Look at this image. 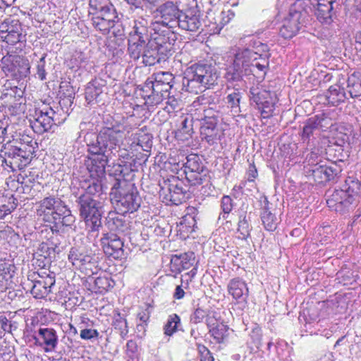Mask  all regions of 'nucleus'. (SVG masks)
<instances>
[{"instance_id": "1", "label": "nucleus", "mask_w": 361, "mask_h": 361, "mask_svg": "<svg viewBox=\"0 0 361 361\" xmlns=\"http://www.w3.org/2000/svg\"><path fill=\"white\" fill-rule=\"evenodd\" d=\"M123 131L119 123L110 116L104 118V126L97 133L87 132L84 142L89 157L87 169L98 177L105 174V167L116 157L123 141Z\"/></svg>"}, {"instance_id": "2", "label": "nucleus", "mask_w": 361, "mask_h": 361, "mask_svg": "<svg viewBox=\"0 0 361 361\" xmlns=\"http://www.w3.org/2000/svg\"><path fill=\"white\" fill-rule=\"evenodd\" d=\"M219 76L215 64L209 61H199L185 70L183 87L185 91L197 94L216 84Z\"/></svg>"}, {"instance_id": "3", "label": "nucleus", "mask_w": 361, "mask_h": 361, "mask_svg": "<svg viewBox=\"0 0 361 361\" xmlns=\"http://www.w3.org/2000/svg\"><path fill=\"white\" fill-rule=\"evenodd\" d=\"M171 29L158 27V23L156 24L149 50L147 49L145 52V66H151L160 63L173 55L178 37L177 34Z\"/></svg>"}, {"instance_id": "4", "label": "nucleus", "mask_w": 361, "mask_h": 361, "mask_svg": "<svg viewBox=\"0 0 361 361\" xmlns=\"http://www.w3.org/2000/svg\"><path fill=\"white\" fill-rule=\"evenodd\" d=\"M111 203L120 214L133 213L140 207L142 199L135 184L116 178L109 193Z\"/></svg>"}, {"instance_id": "5", "label": "nucleus", "mask_w": 361, "mask_h": 361, "mask_svg": "<svg viewBox=\"0 0 361 361\" xmlns=\"http://www.w3.org/2000/svg\"><path fill=\"white\" fill-rule=\"evenodd\" d=\"M36 142L32 140L18 145L8 141L0 150L1 166L11 171L22 170L29 164L35 153Z\"/></svg>"}, {"instance_id": "6", "label": "nucleus", "mask_w": 361, "mask_h": 361, "mask_svg": "<svg viewBox=\"0 0 361 361\" xmlns=\"http://www.w3.org/2000/svg\"><path fill=\"white\" fill-rule=\"evenodd\" d=\"M310 0H296L291 5L288 16L283 20L280 35L285 39L295 36L308 21L312 11Z\"/></svg>"}, {"instance_id": "7", "label": "nucleus", "mask_w": 361, "mask_h": 361, "mask_svg": "<svg viewBox=\"0 0 361 361\" xmlns=\"http://www.w3.org/2000/svg\"><path fill=\"white\" fill-rule=\"evenodd\" d=\"M360 186V182L349 177L342 188L335 189L329 197L326 200L328 207L340 214L353 209L357 204Z\"/></svg>"}, {"instance_id": "8", "label": "nucleus", "mask_w": 361, "mask_h": 361, "mask_svg": "<svg viewBox=\"0 0 361 361\" xmlns=\"http://www.w3.org/2000/svg\"><path fill=\"white\" fill-rule=\"evenodd\" d=\"M89 16L92 26L102 34L109 33L118 21L116 10L110 0H90Z\"/></svg>"}, {"instance_id": "9", "label": "nucleus", "mask_w": 361, "mask_h": 361, "mask_svg": "<svg viewBox=\"0 0 361 361\" xmlns=\"http://www.w3.org/2000/svg\"><path fill=\"white\" fill-rule=\"evenodd\" d=\"M75 204L82 219L89 232H99L102 227L103 202L99 199L75 195Z\"/></svg>"}, {"instance_id": "10", "label": "nucleus", "mask_w": 361, "mask_h": 361, "mask_svg": "<svg viewBox=\"0 0 361 361\" xmlns=\"http://www.w3.org/2000/svg\"><path fill=\"white\" fill-rule=\"evenodd\" d=\"M0 38L8 44L9 49L15 47L10 52H20L26 42V34H23L20 20L14 18H6L0 23Z\"/></svg>"}, {"instance_id": "11", "label": "nucleus", "mask_w": 361, "mask_h": 361, "mask_svg": "<svg viewBox=\"0 0 361 361\" xmlns=\"http://www.w3.org/2000/svg\"><path fill=\"white\" fill-rule=\"evenodd\" d=\"M98 257L85 246H74L68 254V260L87 276L97 273Z\"/></svg>"}, {"instance_id": "12", "label": "nucleus", "mask_w": 361, "mask_h": 361, "mask_svg": "<svg viewBox=\"0 0 361 361\" xmlns=\"http://www.w3.org/2000/svg\"><path fill=\"white\" fill-rule=\"evenodd\" d=\"M161 194L164 195L166 201L173 204L178 205L188 200L190 194L188 186L176 176H171L170 178L164 179L160 183Z\"/></svg>"}, {"instance_id": "13", "label": "nucleus", "mask_w": 361, "mask_h": 361, "mask_svg": "<svg viewBox=\"0 0 361 361\" xmlns=\"http://www.w3.org/2000/svg\"><path fill=\"white\" fill-rule=\"evenodd\" d=\"M183 167L185 178L192 185L209 182L208 169L197 154L188 155L186 157V162L183 164Z\"/></svg>"}, {"instance_id": "14", "label": "nucleus", "mask_w": 361, "mask_h": 361, "mask_svg": "<svg viewBox=\"0 0 361 361\" xmlns=\"http://www.w3.org/2000/svg\"><path fill=\"white\" fill-rule=\"evenodd\" d=\"M64 204L65 202L59 197H46L37 203V215L42 221L49 225L58 216V212H61Z\"/></svg>"}, {"instance_id": "15", "label": "nucleus", "mask_w": 361, "mask_h": 361, "mask_svg": "<svg viewBox=\"0 0 361 361\" xmlns=\"http://www.w3.org/2000/svg\"><path fill=\"white\" fill-rule=\"evenodd\" d=\"M181 11L178 6L172 1H166L159 6L155 11V17L159 20L154 23H158V27L174 28L177 27V22Z\"/></svg>"}, {"instance_id": "16", "label": "nucleus", "mask_w": 361, "mask_h": 361, "mask_svg": "<svg viewBox=\"0 0 361 361\" xmlns=\"http://www.w3.org/2000/svg\"><path fill=\"white\" fill-rule=\"evenodd\" d=\"M104 253L115 259H121L126 257V253L123 249L124 242L120 235L114 233L103 234L101 240Z\"/></svg>"}, {"instance_id": "17", "label": "nucleus", "mask_w": 361, "mask_h": 361, "mask_svg": "<svg viewBox=\"0 0 361 361\" xmlns=\"http://www.w3.org/2000/svg\"><path fill=\"white\" fill-rule=\"evenodd\" d=\"M55 114L56 112L51 107H44L36 111V118L31 123L33 130L38 134H42L48 131L54 124Z\"/></svg>"}, {"instance_id": "18", "label": "nucleus", "mask_w": 361, "mask_h": 361, "mask_svg": "<svg viewBox=\"0 0 361 361\" xmlns=\"http://www.w3.org/2000/svg\"><path fill=\"white\" fill-rule=\"evenodd\" d=\"M57 215L49 225H45V228L41 231L42 234L44 231H47L48 229L50 230L52 234L58 233L62 227H71L75 221V216L71 214V211L66 204L63 205L61 212H58Z\"/></svg>"}, {"instance_id": "19", "label": "nucleus", "mask_w": 361, "mask_h": 361, "mask_svg": "<svg viewBox=\"0 0 361 361\" xmlns=\"http://www.w3.org/2000/svg\"><path fill=\"white\" fill-rule=\"evenodd\" d=\"M38 336H33L35 343L39 346H45L46 352L54 351L59 343L57 333L53 328L40 327L37 331Z\"/></svg>"}, {"instance_id": "20", "label": "nucleus", "mask_w": 361, "mask_h": 361, "mask_svg": "<svg viewBox=\"0 0 361 361\" xmlns=\"http://www.w3.org/2000/svg\"><path fill=\"white\" fill-rule=\"evenodd\" d=\"M177 26L180 30L190 32H201L202 30L200 16L194 10L181 11Z\"/></svg>"}, {"instance_id": "21", "label": "nucleus", "mask_w": 361, "mask_h": 361, "mask_svg": "<svg viewBox=\"0 0 361 361\" xmlns=\"http://www.w3.org/2000/svg\"><path fill=\"white\" fill-rule=\"evenodd\" d=\"M155 25L156 24L152 21L144 18H139L134 20L133 26L128 35L146 39L147 42H150L154 35Z\"/></svg>"}, {"instance_id": "22", "label": "nucleus", "mask_w": 361, "mask_h": 361, "mask_svg": "<svg viewBox=\"0 0 361 361\" xmlns=\"http://www.w3.org/2000/svg\"><path fill=\"white\" fill-rule=\"evenodd\" d=\"M150 42L140 37L128 35V53L130 59L134 61L138 60L141 56L144 63L145 52L149 49Z\"/></svg>"}, {"instance_id": "23", "label": "nucleus", "mask_w": 361, "mask_h": 361, "mask_svg": "<svg viewBox=\"0 0 361 361\" xmlns=\"http://www.w3.org/2000/svg\"><path fill=\"white\" fill-rule=\"evenodd\" d=\"M38 276L39 279H35L32 282L31 293L36 298H44L51 292V288L55 285V278L50 275Z\"/></svg>"}, {"instance_id": "24", "label": "nucleus", "mask_w": 361, "mask_h": 361, "mask_svg": "<svg viewBox=\"0 0 361 361\" xmlns=\"http://www.w3.org/2000/svg\"><path fill=\"white\" fill-rule=\"evenodd\" d=\"M106 225L109 230V233L114 234H124L129 229V224L123 214L117 212H110L106 217Z\"/></svg>"}, {"instance_id": "25", "label": "nucleus", "mask_w": 361, "mask_h": 361, "mask_svg": "<svg viewBox=\"0 0 361 361\" xmlns=\"http://www.w3.org/2000/svg\"><path fill=\"white\" fill-rule=\"evenodd\" d=\"M214 319H206V324L209 329V334L217 343H223L228 336L229 327L224 322H213Z\"/></svg>"}, {"instance_id": "26", "label": "nucleus", "mask_w": 361, "mask_h": 361, "mask_svg": "<svg viewBox=\"0 0 361 361\" xmlns=\"http://www.w3.org/2000/svg\"><path fill=\"white\" fill-rule=\"evenodd\" d=\"M212 111L207 109L204 111V123L201 127V134L204 135V138L208 142L213 141L217 135V123L219 122L218 116L211 115Z\"/></svg>"}, {"instance_id": "27", "label": "nucleus", "mask_w": 361, "mask_h": 361, "mask_svg": "<svg viewBox=\"0 0 361 361\" xmlns=\"http://www.w3.org/2000/svg\"><path fill=\"white\" fill-rule=\"evenodd\" d=\"M334 3V0H317L314 13L322 23L330 24L333 21Z\"/></svg>"}, {"instance_id": "28", "label": "nucleus", "mask_w": 361, "mask_h": 361, "mask_svg": "<svg viewBox=\"0 0 361 361\" xmlns=\"http://www.w3.org/2000/svg\"><path fill=\"white\" fill-rule=\"evenodd\" d=\"M106 84V81L102 78H95L87 84L85 97L88 104H92L98 102V98L104 92Z\"/></svg>"}, {"instance_id": "29", "label": "nucleus", "mask_w": 361, "mask_h": 361, "mask_svg": "<svg viewBox=\"0 0 361 361\" xmlns=\"http://www.w3.org/2000/svg\"><path fill=\"white\" fill-rule=\"evenodd\" d=\"M103 186L102 182L99 180H92L85 181L82 186V190L79 192L78 196L87 197L90 199H99L100 201L102 200Z\"/></svg>"}, {"instance_id": "30", "label": "nucleus", "mask_w": 361, "mask_h": 361, "mask_svg": "<svg viewBox=\"0 0 361 361\" xmlns=\"http://www.w3.org/2000/svg\"><path fill=\"white\" fill-rule=\"evenodd\" d=\"M348 99L345 88L336 84L331 85L325 94V99L328 105L337 106Z\"/></svg>"}, {"instance_id": "31", "label": "nucleus", "mask_w": 361, "mask_h": 361, "mask_svg": "<svg viewBox=\"0 0 361 361\" xmlns=\"http://www.w3.org/2000/svg\"><path fill=\"white\" fill-rule=\"evenodd\" d=\"M49 245L47 242H42L39 244L37 251L35 252L36 257H42V259H37L39 262L38 265L42 267H45L51 262V258L55 256V250L57 247L56 244Z\"/></svg>"}, {"instance_id": "32", "label": "nucleus", "mask_w": 361, "mask_h": 361, "mask_svg": "<svg viewBox=\"0 0 361 361\" xmlns=\"http://www.w3.org/2000/svg\"><path fill=\"white\" fill-rule=\"evenodd\" d=\"M253 72L254 71L252 69L245 68L239 65V63L233 61V63L227 68L224 78L228 82H238L242 80L244 76L249 75Z\"/></svg>"}, {"instance_id": "33", "label": "nucleus", "mask_w": 361, "mask_h": 361, "mask_svg": "<svg viewBox=\"0 0 361 361\" xmlns=\"http://www.w3.org/2000/svg\"><path fill=\"white\" fill-rule=\"evenodd\" d=\"M228 290L235 300L245 301L248 295V288L245 282L239 278L231 280L228 285Z\"/></svg>"}, {"instance_id": "34", "label": "nucleus", "mask_w": 361, "mask_h": 361, "mask_svg": "<svg viewBox=\"0 0 361 361\" xmlns=\"http://www.w3.org/2000/svg\"><path fill=\"white\" fill-rule=\"evenodd\" d=\"M193 118L190 116H182L180 118L179 127L176 131V137L185 141L192 137L193 134Z\"/></svg>"}, {"instance_id": "35", "label": "nucleus", "mask_w": 361, "mask_h": 361, "mask_svg": "<svg viewBox=\"0 0 361 361\" xmlns=\"http://www.w3.org/2000/svg\"><path fill=\"white\" fill-rule=\"evenodd\" d=\"M343 163L342 159H338L336 161L331 162L329 165H324V171L325 176L324 178V183L326 182H336L343 171L341 164Z\"/></svg>"}, {"instance_id": "36", "label": "nucleus", "mask_w": 361, "mask_h": 361, "mask_svg": "<svg viewBox=\"0 0 361 361\" xmlns=\"http://www.w3.org/2000/svg\"><path fill=\"white\" fill-rule=\"evenodd\" d=\"M250 100L256 104L258 109L260 106L268 105L272 103L271 100L270 92L257 87H252L249 91Z\"/></svg>"}, {"instance_id": "37", "label": "nucleus", "mask_w": 361, "mask_h": 361, "mask_svg": "<svg viewBox=\"0 0 361 361\" xmlns=\"http://www.w3.org/2000/svg\"><path fill=\"white\" fill-rule=\"evenodd\" d=\"M257 59V55L250 48L238 49L235 54L234 61L241 66L252 69L251 65Z\"/></svg>"}, {"instance_id": "38", "label": "nucleus", "mask_w": 361, "mask_h": 361, "mask_svg": "<svg viewBox=\"0 0 361 361\" xmlns=\"http://www.w3.org/2000/svg\"><path fill=\"white\" fill-rule=\"evenodd\" d=\"M240 44L247 45V48H250L253 52L259 57H262V52H266L268 50V47L266 44H262L256 37L248 35L241 37L240 39Z\"/></svg>"}, {"instance_id": "39", "label": "nucleus", "mask_w": 361, "mask_h": 361, "mask_svg": "<svg viewBox=\"0 0 361 361\" xmlns=\"http://www.w3.org/2000/svg\"><path fill=\"white\" fill-rule=\"evenodd\" d=\"M346 92L353 99L361 96V78L357 73H354L348 78Z\"/></svg>"}, {"instance_id": "40", "label": "nucleus", "mask_w": 361, "mask_h": 361, "mask_svg": "<svg viewBox=\"0 0 361 361\" xmlns=\"http://www.w3.org/2000/svg\"><path fill=\"white\" fill-rule=\"evenodd\" d=\"M18 205L16 198L13 195H0V219H4L15 210Z\"/></svg>"}, {"instance_id": "41", "label": "nucleus", "mask_w": 361, "mask_h": 361, "mask_svg": "<svg viewBox=\"0 0 361 361\" xmlns=\"http://www.w3.org/2000/svg\"><path fill=\"white\" fill-rule=\"evenodd\" d=\"M133 141L132 144L140 146L143 151L149 152L152 146V136L149 133H145L142 129H138L132 135Z\"/></svg>"}, {"instance_id": "42", "label": "nucleus", "mask_w": 361, "mask_h": 361, "mask_svg": "<svg viewBox=\"0 0 361 361\" xmlns=\"http://www.w3.org/2000/svg\"><path fill=\"white\" fill-rule=\"evenodd\" d=\"M316 121L310 117L305 122L302 138L304 142H307V145H310L312 137L314 138V135H318V132L321 131Z\"/></svg>"}, {"instance_id": "43", "label": "nucleus", "mask_w": 361, "mask_h": 361, "mask_svg": "<svg viewBox=\"0 0 361 361\" xmlns=\"http://www.w3.org/2000/svg\"><path fill=\"white\" fill-rule=\"evenodd\" d=\"M112 326L115 330L119 331V334L123 338L126 337L128 334V326L126 316L123 314L118 311L114 312Z\"/></svg>"}, {"instance_id": "44", "label": "nucleus", "mask_w": 361, "mask_h": 361, "mask_svg": "<svg viewBox=\"0 0 361 361\" xmlns=\"http://www.w3.org/2000/svg\"><path fill=\"white\" fill-rule=\"evenodd\" d=\"M324 171V165L317 162L312 164V166L306 170V176L309 178H312L314 182L318 184L324 183V178L325 176Z\"/></svg>"}, {"instance_id": "45", "label": "nucleus", "mask_w": 361, "mask_h": 361, "mask_svg": "<svg viewBox=\"0 0 361 361\" xmlns=\"http://www.w3.org/2000/svg\"><path fill=\"white\" fill-rule=\"evenodd\" d=\"M180 326V317L176 314H172L169 316L168 319L164 326V333L166 336H171L174 333L179 330Z\"/></svg>"}, {"instance_id": "46", "label": "nucleus", "mask_w": 361, "mask_h": 361, "mask_svg": "<svg viewBox=\"0 0 361 361\" xmlns=\"http://www.w3.org/2000/svg\"><path fill=\"white\" fill-rule=\"evenodd\" d=\"M261 220L264 228L268 231H274L277 228L278 219L272 212H261Z\"/></svg>"}, {"instance_id": "47", "label": "nucleus", "mask_w": 361, "mask_h": 361, "mask_svg": "<svg viewBox=\"0 0 361 361\" xmlns=\"http://www.w3.org/2000/svg\"><path fill=\"white\" fill-rule=\"evenodd\" d=\"M172 260L174 261L175 264H179L182 269L186 270L193 265L195 262V254L194 252H186L180 257L175 256Z\"/></svg>"}, {"instance_id": "48", "label": "nucleus", "mask_w": 361, "mask_h": 361, "mask_svg": "<svg viewBox=\"0 0 361 361\" xmlns=\"http://www.w3.org/2000/svg\"><path fill=\"white\" fill-rule=\"evenodd\" d=\"M94 285L97 291L102 293L112 288L115 286V282L111 277L104 275L97 277L94 279Z\"/></svg>"}, {"instance_id": "49", "label": "nucleus", "mask_w": 361, "mask_h": 361, "mask_svg": "<svg viewBox=\"0 0 361 361\" xmlns=\"http://www.w3.org/2000/svg\"><path fill=\"white\" fill-rule=\"evenodd\" d=\"M14 75L20 78H26L30 74V65L27 60H16L13 63Z\"/></svg>"}, {"instance_id": "50", "label": "nucleus", "mask_w": 361, "mask_h": 361, "mask_svg": "<svg viewBox=\"0 0 361 361\" xmlns=\"http://www.w3.org/2000/svg\"><path fill=\"white\" fill-rule=\"evenodd\" d=\"M238 225V232L240 234L239 238L246 240L250 235L251 226L245 214L240 215Z\"/></svg>"}, {"instance_id": "51", "label": "nucleus", "mask_w": 361, "mask_h": 361, "mask_svg": "<svg viewBox=\"0 0 361 361\" xmlns=\"http://www.w3.org/2000/svg\"><path fill=\"white\" fill-rule=\"evenodd\" d=\"M312 118L314 120H317L316 121L318 123V128L321 131H326L334 125L333 120L329 116V114L322 113L320 114H317L312 116Z\"/></svg>"}, {"instance_id": "52", "label": "nucleus", "mask_w": 361, "mask_h": 361, "mask_svg": "<svg viewBox=\"0 0 361 361\" xmlns=\"http://www.w3.org/2000/svg\"><path fill=\"white\" fill-rule=\"evenodd\" d=\"M226 99L227 103L232 110L235 112H238L240 110L239 104L241 99V94L240 91L237 89L233 90L232 92L228 94Z\"/></svg>"}, {"instance_id": "53", "label": "nucleus", "mask_w": 361, "mask_h": 361, "mask_svg": "<svg viewBox=\"0 0 361 361\" xmlns=\"http://www.w3.org/2000/svg\"><path fill=\"white\" fill-rule=\"evenodd\" d=\"M233 201L229 195H224L221 200V208L223 211L222 218L226 219L233 208Z\"/></svg>"}, {"instance_id": "54", "label": "nucleus", "mask_w": 361, "mask_h": 361, "mask_svg": "<svg viewBox=\"0 0 361 361\" xmlns=\"http://www.w3.org/2000/svg\"><path fill=\"white\" fill-rule=\"evenodd\" d=\"M151 78L163 84L173 85L174 84V76L169 72H159L153 75Z\"/></svg>"}, {"instance_id": "55", "label": "nucleus", "mask_w": 361, "mask_h": 361, "mask_svg": "<svg viewBox=\"0 0 361 361\" xmlns=\"http://www.w3.org/2000/svg\"><path fill=\"white\" fill-rule=\"evenodd\" d=\"M152 92L150 80L149 78H148L140 88V95L145 99V104L149 106H152V99L149 98L152 97Z\"/></svg>"}, {"instance_id": "56", "label": "nucleus", "mask_w": 361, "mask_h": 361, "mask_svg": "<svg viewBox=\"0 0 361 361\" xmlns=\"http://www.w3.org/2000/svg\"><path fill=\"white\" fill-rule=\"evenodd\" d=\"M250 336L252 340L253 343L256 348H259L262 345V329L257 324H254L252 327V331L250 334Z\"/></svg>"}, {"instance_id": "57", "label": "nucleus", "mask_w": 361, "mask_h": 361, "mask_svg": "<svg viewBox=\"0 0 361 361\" xmlns=\"http://www.w3.org/2000/svg\"><path fill=\"white\" fill-rule=\"evenodd\" d=\"M118 153L116 154V157L114 158V160H111L109 165H106L105 169L107 168H111V170H109V174L113 175L115 176H119L122 178H124L125 174L123 173V166L119 164H115V161L116 160L117 157H118Z\"/></svg>"}, {"instance_id": "58", "label": "nucleus", "mask_w": 361, "mask_h": 361, "mask_svg": "<svg viewBox=\"0 0 361 361\" xmlns=\"http://www.w3.org/2000/svg\"><path fill=\"white\" fill-rule=\"evenodd\" d=\"M207 316V312L205 310L197 307L190 315V322L195 324L202 323Z\"/></svg>"}, {"instance_id": "59", "label": "nucleus", "mask_w": 361, "mask_h": 361, "mask_svg": "<svg viewBox=\"0 0 361 361\" xmlns=\"http://www.w3.org/2000/svg\"><path fill=\"white\" fill-rule=\"evenodd\" d=\"M150 80V87L152 90V97L150 99H152V106L157 105L161 103L163 101V96L160 94L159 87L155 85L153 80L149 78Z\"/></svg>"}, {"instance_id": "60", "label": "nucleus", "mask_w": 361, "mask_h": 361, "mask_svg": "<svg viewBox=\"0 0 361 361\" xmlns=\"http://www.w3.org/2000/svg\"><path fill=\"white\" fill-rule=\"evenodd\" d=\"M45 57H46V55L44 54V56H42L40 59L39 60V61L37 62V74L38 75V78L41 80H44L46 79V75H47V73H46V71H45Z\"/></svg>"}, {"instance_id": "61", "label": "nucleus", "mask_w": 361, "mask_h": 361, "mask_svg": "<svg viewBox=\"0 0 361 361\" xmlns=\"http://www.w3.org/2000/svg\"><path fill=\"white\" fill-rule=\"evenodd\" d=\"M80 336L83 340H90L98 337L99 332L96 329H84L81 330Z\"/></svg>"}, {"instance_id": "62", "label": "nucleus", "mask_w": 361, "mask_h": 361, "mask_svg": "<svg viewBox=\"0 0 361 361\" xmlns=\"http://www.w3.org/2000/svg\"><path fill=\"white\" fill-rule=\"evenodd\" d=\"M16 271V267L13 264L8 262L6 265L5 269L1 272V276H4L6 280L8 277L12 278Z\"/></svg>"}, {"instance_id": "63", "label": "nucleus", "mask_w": 361, "mask_h": 361, "mask_svg": "<svg viewBox=\"0 0 361 361\" xmlns=\"http://www.w3.org/2000/svg\"><path fill=\"white\" fill-rule=\"evenodd\" d=\"M234 16H235V13L231 9H228V11H221V23L223 25L228 24L230 22V20L234 18Z\"/></svg>"}, {"instance_id": "64", "label": "nucleus", "mask_w": 361, "mask_h": 361, "mask_svg": "<svg viewBox=\"0 0 361 361\" xmlns=\"http://www.w3.org/2000/svg\"><path fill=\"white\" fill-rule=\"evenodd\" d=\"M261 114L264 118H269L272 116L273 111L274 109V104H268V105H264L260 106Z\"/></svg>"}]
</instances>
